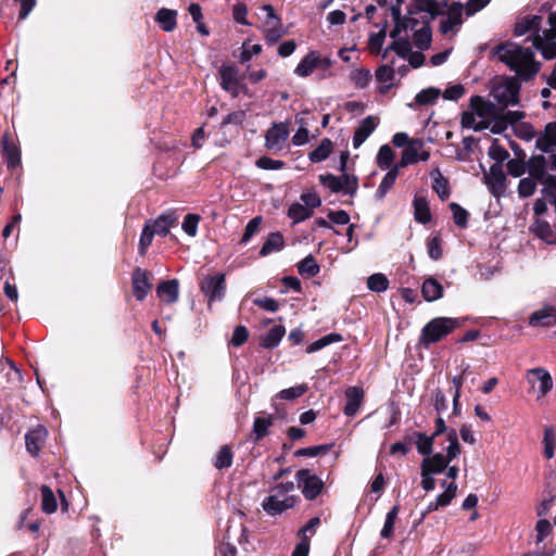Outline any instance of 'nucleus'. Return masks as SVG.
<instances>
[{
	"label": "nucleus",
	"mask_w": 556,
	"mask_h": 556,
	"mask_svg": "<svg viewBox=\"0 0 556 556\" xmlns=\"http://www.w3.org/2000/svg\"><path fill=\"white\" fill-rule=\"evenodd\" d=\"M462 126L473 129L475 131H480L489 128V122L480 119L475 112L470 111L463 113Z\"/></svg>",
	"instance_id": "obj_43"
},
{
	"label": "nucleus",
	"mask_w": 556,
	"mask_h": 556,
	"mask_svg": "<svg viewBox=\"0 0 556 556\" xmlns=\"http://www.w3.org/2000/svg\"><path fill=\"white\" fill-rule=\"evenodd\" d=\"M526 154L522 153L516 159L508 160L507 172L513 177H521L527 170V162H525Z\"/></svg>",
	"instance_id": "obj_50"
},
{
	"label": "nucleus",
	"mask_w": 556,
	"mask_h": 556,
	"mask_svg": "<svg viewBox=\"0 0 556 556\" xmlns=\"http://www.w3.org/2000/svg\"><path fill=\"white\" fill-rule=\"evenodd\" d=\"M178 217L172 210L162 213L157 218L147 222L153 232L161 237H166L172 227L176 225Z\"/></svg>",
	"instance_id": "obj_17"
},
{
	"label": "nucleus",
	"mask_w": 556,
	"mask_h": 556,
	"mask_svg": "<svg viewBox=\"0 0 556 556\" xmlns=\"http://www.w3.org/2000/svg\"><path fill=\"white\" fill-rule=\"evenodd\" d=\"M295 485L292 481L281 482L269 490V495L262 502L263 509L270 516H277L293 508L298 502V497L290 495Z\"/></svg>",
	"instance_id": "obj_2"
},
{
	"label": "nucleus",
	"mask_w": 556,
	"mask_h": 556,
	"mask_svg": "<svg viewBox=\"0 0 556 556\" xmlns=\"http://www.w3.org/2000/svg\"><path fill=\"white\" fill-rule=\"evenodd\" d=\"M1 143L2 151L7 157L8 167H17L21 164V152L18 148L13 142H10L8 134L2 137Z\"/></svg>",
	"instance_id": "obj_30"
},
{
	"label": "nucleus",
	"mask_w": 556,
	"mask_h": 556,
	"mask_svg": "<svg viewBox=\"0 0 556 556\" xmlns=\"http://www.w3.org/2000/svg\"><path fill=\"white\" fill-rule=\"evenodd\" d=\"M274 417L271 415L255 417L253 422L254 440L260 441L268 434L269 428L273 426Z\"/></svg>",
	"instance_id": "obj_40"
},
{
	"label": "nucleus",
	"mask_w": 556,
	"mask_h": 556,
	"mask_svg": "<svg viewBox=\"0 0 556 556\" xmlns=\"http://www.w3.org/2000/svg\"><path fill=\"white\" fill-rule=\"evenodd\" d=\"M376 79L381 85L378 87L380 93H387L394 79V71L390 65H381L376 71Z\"/></svg>",
	"instance_id": "obj_35"
},
{
	"label": "nucleus",
	"mask_w": 556,
	"mask_h": 556,
	"mask_svg": "<svg viewBox=\"0 0 556 556\" xmlns=\"http://www.w3.org/2000/svg\"><path fill=\"white\" fill-rule=\"evenodd\" d=\"M519 87L514 81H507L494 88L493 97L502 106L518 104Z\"/></svg>",
	"instance_id": "obj_16"
},
{
	"label": "nucleus",
	"mask_w": 556,
	"mask_h": 556,
	"mask_svg": "<svg viewBox=\"0 0 556 556\" xmlns=\"http://www.w3.org/2000/svg\"><path fill=\"white\" fill-rule=\"evenodd\" d=\"M394 157L393 150L388 146H382L377 154V164L381 169H389Z\"/></svg>",
	"instance_id": "obj_56"
},
{
	"label": "nucleus",
	"mask_w": 556,
	"mask_h": 556,
	"mask_svg": "<svg viewBox=\"0 0 556 556\" xmlns=\"http://www.w3.org/2000/svg\"><path fill=\"white\" fill-rule=\"evenodd\" d=\"M312 211L300 203L292 204L288 210V216L293 219L294 223H301L311 217Z\"/></svg>",
	"instance_id": "obj_51"
},
{
	"label": "nucleus",
	"mask_w": 556,
	"mask_h": 556,
	"mask_svg": "<svg viewBox=\"0 0 556 556\" xmlns=\"http://www.w3.org/2000/svg\"><path fill=\"white\" fill-rule=\"evenodd\" d=\"M201 292L207 299L208 307L214 302L223 301L226 293V279L225 275L217 273L214 275L204 276L199 283Z\"/></svg>",
	"instance_id": "obj_7"
},
{
	"label": "nucleus",
	"mask_w": 556,
	"mask_h": 556,
	"mask_svg": "<svg viewBox=\"0 0 556 556\" xmlns=\"http://www.w3.org/2000/svg\"><path fill=\"white\" fill-rule=\"evenodd\" d=\"M289 137V130L283 123L274 124L265 135V147L271 151L282 150Z\"/></svg>",
	"instance_id": "obj_14"
},
{
	"label": "nucleus",
	"mask_w": 556,
	"mask_h": 556,
	"mask_svg": "<svg viewBox=\"0 0 556 556\" xmlns=\"http://www.w3.org/2000/svg\"><path fill=\"white\" fill-rule=\"evenodd\" d=\"M231 464H232V452L229 446L224 445L220 447V450L218 451V453L216 455L214 466L217 469H225V468H229L231 466Z\"/></svg>",
	"instance_id": "obj_55"
},
{
	"label": "nucleus",
	"mask_w": 556,
	"mask_h": 556,
	"mask_svg": "<svg viewBox=\"0 0 556 556\" xmlns=\"http://www.w3.org/2000/svg\"><path fill=\"white\" fill-rule=\"evenodd\" d=\"M533 232L547 244H556V231L545 220H536L533 225Z\"/></svg>",
	"instance_id": "obj_41"
},
{
	"label": "nucleus",
	"mask_w": 556,
	"mask_h": 556,
	"mask_svg": "<svg viewBox=\"0 0 556 556\" xmlns=\"http://www.w3.org/2000/svg\"><path fill=\"white\" fill-rule=\"evenodd\" d=\"M470 108L471 111L475 112L480 119L488 121L489 123L494 115V105L485 101L480 96L471 98Z\"/></svg>",
	"instance_id": "obj_29"
},
{
	"label": "nucleus",
	"mask_w": 556,
	"mask_h": 556,
	"mask_svg": "<svg viewBox=\"0 0 556 556\" xmlns=\"http://www.w3.org/2000/svg\"><path fill=\"white\" fill-rule=\"evenodd\" d=\"M343 340L342 336L336 332L329 333L327 336L321 337L320 339L314 341L306 348V352L308 354L315 353L332 343L341 342Z\"/></svg>",
	"instance_id": "obj_45"
},
{
	"label": "nucleus",
	"mask_w": 556,
	"mask_h": 556,
	"mask_svg": "<svg viewBox=\"0 0 556 556\" xmlns=\"http://www.w3.org/2000/svg\"><path fill=\"white\" fill-rule=\"evenodd\" d=\"M298 270L301 276L314 277L319 273L320 267L313 255L309 254L299 263Z\"/></svg>",
	"instance_id": "obj_46"
},
{
	"label": "nucleus",
	"mask_w": 556,
	"mask_h": 556,
	"mask_svg": "<svg viewBox=\"0 0 556 556\" xmlns=\"http://www.w3.org/2000/svg\"><path fill=\"white\" fill-rule=\"evenodd\" d=\"M422 140H412L408 146L403 150L401 161L396 164L399 168L406 167L407 165L418 162V152L422 149Z\"/></svg>",
	"instance_id": "obj_27"
},
{
	"label": "nucleus",
	"mask_w": 556,
	"mask_h": 556,
	"mask_svg": "<svg viewBox=\"0 0 556 556\" xmlns=\"http://www.w3.org/2000/svg\"><path fill=\"white\" fill-rule=\"evenodd\" d=\"M526 380L530 386L529 392L534 393L538 401L546 396L553 389L552 376L543 367L528 369Z\"/></svg>",
	"instance_id": "obj_6"
},
{
	"label": "nucleus",
	"mask_w": 556,
	"mask_h": 556,
	"mask_svg": "<svg viewBox=\"0 0 556 556\" xmlns=\"http://www.w3.org/2000/svg\"><path fill=\"white\" fill-rule=\"evenodd\" d=\"M296 479L306 500L313 501L321 493L324 482L316 475H312L308 469H300L296 472Z\"/></svg>",
	"instance_id": "obj_9"
},
{
	"label": "nucleus",
	"mask_w": 556,
	"mask_h": 556,
	"mask_svg": "<svg viewBox=\"0 0 556 556\" xmlns=\"http://www.w3.org/2000/svg\"><path fill=\"white\" fill-rule=\"evenodd\" d=\"M450 208L453 213L455 225L460 228L467 227L469 213L455 202L450 203Z\"/></svg>",
	"instance_id": "obj_57"
},
{
	"label": "nucleus",
	"mask_w": 556,
	"mask_h": 556,
	"mask_svg": "<svg viewBox=\"0 0 556 556\" xmlns=\"http://www.w3.org/2000/svg\"><path fill=\"white\" fill-rule=\"evenodd\" d=\"M464 7L462 3H453L448 9L445 16H443L440 21V31L443 35H447L450 33L458 31L462 26Z\"/></svg>",
	"instance_id": "obj_13"
},
{
	"label": "nucleus",
	"mask_w": 556,
	"mask_h": 556,
	"mask_svg": "<svg viewBox=\"0 0 556 556\" xmlns=\"http://www.w3.org/2000/svg\"><path fill=\"white\" fill-rule=\"evenodd\" d=\"M285 333V327L281 325H276L270 328L264 336H262L260 343L265 349H273L279 344Z\"/></svg>",
	"instance_id": "obj_36"
},
{
	"label": "nucleus",
	"mask_w": 556,
	"mask_h": 556,
	"mask_svg": "<svg viewBox=\"0 0 556 556\" xmlns=\"http://www.w3.org/2000/svg\"><path fill=\"white\" fill-rule=\"evenodd\" d=\"M238 75L239 71L236 65H223L219 70L222 88L233 98H237L243 89Z\"/></svg>",
	"instance_id": "obj_11"
},
{
	"label": "nucleus",
	"mask_w": 556,
	"mask_h": 556,
	"mask_svg": "<svg viewBox=\"0 0 556 556\" xmlns=\"http://www.w3.org/2000/svg\"><path fill=\"white\" fill-rule=\"evenodd\" d=\"M533 47L535 50L540 51L542 56L546 60L556 58V41L544 39L543 36L536 34L533 37Z\"/></svg>",
	"instance_id": "obj_32"
},
{
	"label": "nucleus",
	"mask_w": 556,
	"mask_h": 556,
	"mask_svg": "<svg viewBox=\"0 0 556 556\" xmlns=\"http://www.w3.org/2000/svg\"><path fill=\"white\" fill-rule=\"evenodd\" d=\"M439 96L440 89L430 87L418 92L415 97V101L419 105H428L434 103L438 100Z\"/></svg>",
	"instance_id": "obj_54"
},
{
	"label": "nucleus",
	"mask_w": 556,
	"mask_h": 556,
	"mask_svg": "<svg viewBox=\"0 0 556 556\" xmlns=\"http://www.w3.org/2000/svg\"><path fill=\"white\" fill-rule=\"evenodd\" d=\"M157 296L166 303H175L178 300L179 288L176 279L163 281L157 286Z\"/></svg>",
	"instance_id": "obj_28"
},
{
	"label": "nucleus",
	"mask_w": 556,
	"mask_h": 556,
	"mask_svg": "<svg viewBox=\"0 0 556 556\" xmlns=\"http://www.w3.org/2000/svg\"><path fill=\"white\" fill-rule=\"evenodd\" d=\"M460 326L457 318L437 317L431 319L421 330L420 342L428 348L450 334L454 329Z\"/></svg>",
	"instance_id": "obj_3"
},
{
	"label": "nucleus",
	"mask_w": 556,
	"mask_h": 556,
	"mask_svg": "<svg viewBox=\"0 0 556 556\" xmlns=\"http://www.w3.org/2000/svg\"><path fill=\"white\" fill-rule=\"evenodd\" d=\"M432 178V189L437 192L441 200H445L450 197L448 181L443 177L439 168L433 169L430 173Z\"/></svg>",
	"instance_id": "obj_39"
},
{
	"label": "nucleus",
	"mask_w": 556,
	"mask_h": 556,
	"mask_svg": "<svg viewBox=\"0 0 556 556\" xmlns=\"http://www.w3.org/2000/svg\"><path fill=\"white\" fill-rule=\"evenodd\" d=\"M386 39V31L380 30L378 33L371 34L368 39V48L372 54H379L381 52L382 46Z\"/></svg>",
	"instance_id": "obj_61"
},
{
	"label": "nucleus",
	"mask_w": 556,
	"mask_h": 556,
	"mask_svg": "<svg viewBox=\"0 0 556 556\" xmlns=\"http://www.w3.org/2000/svg\"><path fill=\"white\" fill-rule=\"evenodd\" d=\"M285 35V29L281 21H277L267 25V29L265 33V40L268 45L276 43L282 36Z\"/></svg>",
	"instance_id": "obj_53"
},
{
	"label": "nucleus",
	"mask_w": 556,
	"mask_h": 556,
	"mask_svg": "<svg viewBox=\"0 0 556 556\" xmlns=\"http://www.w3.org/2000/svg\"><path fill=\"white\" fill-rule=\"evenodd\" d=\"M542 17L539 15H532L528 18L516 24L514 34L515 36H523L531 30H538L541 24Z\"/></svg>",
	"instance_id": "obj_44"
},
{
	"label": "nucleus",
	"mask_w": 556,
	"mask_h": 556,
	"mask_svg": "<svg viewBox=\"0 0 556 556\" xmlns=\"http://www.w3.org/2000/svg\"><path fill=\"white\" fill-rule=\"evenodd\" d=\"M367 288L372 292H384L389 288V280L384 274H372L367 279Z\"/></svg>",
	"instance_id": "obj_48"
},
{
	"label": "nucleus",
	"mask_w": 556,
	"mask_h": 556,
	"mask_svg": "<svg viewBox=\"0 0 556 556\" xmlns=\"http://www.w3.org/2000/svg\"><path fill=\"white\" fill-rule=\"evenodd\" d=\"M346 404L343 413L348 417H354L364 403L365 393L361 387H349L345 390Z\"/></svg>",
	"instance_id": "obj_20"
},
{
	"label": "nucleus",
	"mask_w": 556,
	"mask_h": 556,
	"mask_svg": "<svg viewBox=\"0 0 556 556\" xmlns=\"http://www.w3.org/2000/svg\"><path fill=\"white\" fill-rule=\"evenodd\" d=\"M332 151V142L328 138H324L319 146L308 153V159L313 163L325 161Z\"/></svg>",
	"instance_id": "obj_42"
},
{
	"label": "nucleus",
	"mask_w": 556,
	"mask_h": 556,
	"mask_svg": "<svg viewBox=\"0 0 556 556\" xmlns=\"http://www.w3.org/2000/svg\"><path fill=\"white\" fill-rule=\"evenodd\" d=\"M456 492L457 485L454 482H451L448 485H446V490L435 497L437 505L440 507L450 505L452 500L456 496Z\"/></svg>",
	"instance_id": "obj_60"
},
{
	"label": "nucleus",
	"mask_w": 556,
	"mask_h": 556,
	"mask_svg": "<svg viewBox=\"0 0 556 556\" xmlns=\"http://www.w3.org/2000/svg\"><path fill=\"white\" fill-rule=\"evenodd\" d=\"M47 430L45 427L38 426L35 429L29 430L25 435L26 448L33 455L36 456L47 438Z\"/></svg>",
	"instance_id": "obj_23"
},
{
	"label": "nucleus",
	"mask_w": 556,
	"mask_h": 556,
	"mask_svg": "<svg viewBox=\"0 0 556 556\" xmlns=\"http://www.w3.org/2000/svg\"><path fill=\"white\" fill-rule=\"evenodd\" d=\"M22 382V374L9 358L0 359V387L14 389Z\"/></svg>",
	"instance_id": "obj_12"
},
{
	"label": "nucleus",
	"mask_w": 556,
	"mask_h": 556,
	"mask_svg": "<svg viewBox=\"0 0 556 556\" xmlns=\"http://www.w3.org/2000/svg\"><path fill=\"white\" fill-rule=\"evenodd\" d=\"M332 60L328 56H321V54L316 51H309L296 65L294 68V74L299 77L305 78L308 77L315 70L319 68L323 71H327L331 67Z\"/></svg>",
	"instance_id": "obj_8"
},
{
	"label": "nucleus",
	"mask_w": 556,
	"mask_h": 556,
	"mask_svg": "<svg viewBox=\"0 0 556 556\" xmlns=\"http://www.w3.org/2000/svg\"><path fill=\"white\" fill-rule=\"evenodd\" d=\"M448 458H446L443 454L437 453L431 454L429 456H425L421 462L420 469L421 471L429 472L431 475H437L443 472L447 468Z\"/></svg>",
	"instance_id": "obj_25"
},
{
	"label": "nucleus",
	"mask_w": 556,
	"mask_h": 556,
	"mask_svg": "<svg viewBox=\"0 0 556 556\" xmlns=\"http://www.w3.org/2000/svg\"><path fill=\"white\" fill-rule=\"evenodd\" d=\"M422 18L420 27L418 28L417 26L419 25V21L412 13H409V15L401 23L404 30L413 31L414 45L421 51L429 49L432 40V33L429 25L431 16L429 14H424Z\"/></svg>",
	"instance_id": "obj_4"
},
{
	"label": "nucleus",
	"mask_w": 556,
	"mask_h": 556,
	"mask_svg": "<svg viewBox=\"0 0 556 556\" xmlns=\"http://www.w3.org/2000/svg\"><path fill=\"white\" fill-rule=\"evenodd\" d=\"M547 163L544 155H532L527 161V170L529 175L538 181H543L546 174Z\"/></svg>",
	"instance_id": "obj_26"
},
{
	"label": "nucleus",
	"mask_w": 556,
	"mask_h": 556,
	"mask_svg": "<svg viewBox=\"0 0 556 556\" xmlns=\"http://www.w3.org/2000/svg\"><path fill=\"white\" fill-rule=\"evenodd\" d=\"M200 220V216L195 214H187L181 228L182 230L190 237H194L198 231V224Z\"/></svg>",
	"instance_id": "obj_64"
},
{
	"label": "nucleus",
	"mask_w": 556,
	"mask_h": 556,
	"mask_svg": "<svg viewBox=\"0 0 556 556\" xmlns=\"http://www.w3.org/2000/svg\"><path fill=\"white\" fill-rule=\"evenodd\" d=\"M131 280L135 298L140 302L143 301L151 289L148 271L139 267L136 268L132 273Z\"/></svg>",
	"instance_id": "obj_21"
},
{
	"label": "nucleus",
	"mask_w": 556,
	"mask_h": 556,
	"mask_svg": "<svg viewBox=\"0 0 556 556\" xmlns=\"http://www.w3.org/2000/svg\"><path fill=\"white\" fill-rule=\"evenodd\" d=\"M41 508L46 514H52L58 508L56 498L52 492V490L47 486H41Z\"/></svg>",
	"instance_id": "obj_47"
},
{
	"label": "nucleus",
	"mask_w": 556,
	"mask_h": 556,
	"mask_svg": "<svg viewBox=\"0 0 556 556\" xmlns=\"http://www.w3.org/2000/svg\"><path fill=\"white\" fill-rule=\"evenodd\" d=\"M283 245V236L280 232H271L268 235L263 247L261 248L260 255L267 256L274 252H278L282 250Z\"/></svg>",
	"instance_id": "obj_37"
},
{
	"label": "nucleus",
	"mask_w": 556,
	"mask_h": 556,
	"mask_svg": "<svg viewBox=\"0 0 556 556\" xmlns=\"http://www.w3.org/2000/svg\"><path fill=\"white\" fill-rule=\"evenodd\" d=\"M517 190L520 198L531 197L536 190V179L531 176L521 178Z\"/></svg>",
	"instance_id": "obj_58"
},
{
	"label": "nucleus",
	"mask_w": 556,
	"mask_h": 556,
	"mask_svg": "<svg viewBox=\"0 0 556 556\" xmlns=\"http://www.w3.org/2000/svg\"><path fill=\"white\" fill-rule=\"evenodd\" d=\"M377 121L374 116H367L359 123L353 136V147L358 149L365 140L375 131Z\"/></svg>",
	"instance_id": "obj_24"
},
{
	"label": "nucleus",
	"mask_w": 556,
	"mask_h": 556,
	"mask_svg": "<svg viewBox=\"0 0 556 556\" xmlns=\"http://www.w3.org/2000/svg\"><path fill=\"white\" fill-rule=\"evenodd\" d=\"M414 217L420 224H427L431 220V213L428 201L422 197H415L414 202Z\"/></svg>",
	"instance_id": "obj_38"
},
{
	"label": "nucleus",
	"mask_w": 556,
	"mask_h": 556,
	"mask_svg": "<svg viewBox=\"0 0 556 556\" xmlns=\"http://www.w3.org/2000/svg\"><path fill=\"white\" fill-rule=\"evenodd\" d=\"M155 21L164 31H172L177 25V12L175 10L162 8L157 11Z\"/></svg>",
	"instance_id": "obj_33"
},
{
	"label": "nucleus",
	"mask_w": 556,
	"mask_h": 556,
	"mask_svg": "<svg viewBox=\"0 0 556 556\" xmlns=\"http://www.w3.org/2000/svg\"><path fill=\"white\" fill-rule=\"evenodd\" d=\"M535 147L543 153H553L556 150V122H549L544 130L536 136Z\"/></svg>",
	"instance_id": "obj_18"
},
{
	"label": "nucleus",
	"mask_w": 556,
	"mask_h": 556,
	"mask_svg": "<svg viewBox=\"0 0 556 556\" xmlns=\"http://www.w3.org/2000/svg\"><path fill=\"white\" fill-rule=\"evenodd\" d=\"M319 182L327 187L331 192L354 195L358 189V179L356 176L343 173L340 176L332 174L320 175Z\"/></svg>",
	"instance_id": "obj_5"
},
{
	"label": "nucleus",
	"mask_w": 556,
	"mask_h": 556,
	"mask_svg": "<svg viewBox=\"0 0 556 556\" xmlns=\"http://www.w3.org/2000/svg\"><path fill=\"white\" fill-rule=\"evenodd\" d=\"M484 182L491 194L495 198L504 195L506 191V176L503 165L493 164L488 174L484 175Z\"/></svg>",
	"instance_id": "obj_10"
},
{
	"label": "nucleus",
	"mask_w": 556,
	"mask_h": 556,
	"mask_svg": "<svg viewBox=\"0 0 556 556\" xmlns=\"http://www.w3.org/2000/svg\"><path fill=\"white\" fill-rule=\"evenodd\" d=\"M528 324L533 328H551L556 326V308L552 305L534 311L528 319Z\"/></svg>",
	"instance_id": "obj_15"
},
{
	"label": "nucleus",
	"mask_w": 556,
	"mask_h": 556,
	"mask_svg": "<svg viewBox=\"0 0 556 556\" xmlns=\"http://www.w3.org/2000/svg\"><path fill=\"white\" fill-rule=\"evenodd\" d=\"M434 439L432 434L427 435L424 432H412L405 437V440L410 444L414 443L418 453L424 456L432 454Z\"/></svg>",
	"instance_id": "obj_22"
},
{
	"label": "nucleus",
	"mask_w": 556,
	"mask_h": 556,
	"mask_svg": "<svg viewBox=\"0 0 556 556\" xmlns=\"http://www.w3.org/2000/svg\"><path fill=\"white\" fill-rule=\"evenodd\" d=\"M399 170L400 168L395 165L394 167L389 169V172L384 175L375 193V198L378 201L383 200L389 190L394 186L395 180L399 176Z\"/></svg>",
	"instance_id": "obj_31"
},
{
	"label": "nucleus",
	"mask_w": 556,
	"mask_h": 556,
	"mask_svg": "<svg viewBox=\"0 0 556 556\" xmlns=\"http://www.w3.org/2000/svg\"><path fill=\"white\" fill-rule=\"evenodd\" d=\"M489 156L495 161L494 164H501L503 165V162L508 159L509 153L508 151L500 146L497 141H493V143L490 146L488 151Z\"/></svg>",
	"instance_id": "obj_59"
},
{
	"label": "nucleus",
	"mask_w": 556,
	"mask_h": 556,
	"mask_svg": "<svg viewBox=\"0 0 556 556\" xmlns=\"http://www.w3.org/2000/svg\"><path fill=\"white\" fill-rule=\"evenodd\" d=\"M421 292L426 301L432 302L443 296V287L437 279L428 278L422 283Z\"/></svg>",
	"instance_id": "obj_34"
},
{
	"label": "nucleus",
	"mask_w": 556,
	"mask_h": 556,
	"mask_svg": "<svg viewBox=\"0 0 556 556\" xmlns=\"http://www.w3.org/2000/svg\"><path fill=\"white\" fill-rule=\"evenodd\" d=\"M255 165L265 170H278L283 168L285 162L280 160H273L268 156H261L256 160Z\"/></svg>",
	"instance_id": "obj_63"
},
{
	"label": "nucleus",
	"mask_w": 556,
	"mask_h": 556,
	"mask_svg": "<svg viewBox=\"0 0 556 556\" xmlns=\"http://www.w3.org/2000/svg\"><path fill=\"white\" fill-rule=\"evenodd\" d=\"M492 53L523 81L533 78L541 68V63L535 61L534 51L531 48H525L511 41L495 46Z\"/></svg>",
	"instance_id": "obj_1"
},
{
	"label": "nucleus",
	"mask_w": 556,
	"mask_h": 556,
	"mask_svg": "<svg viewBox=\"0 0 556 556\" xmlns=\"http://www.w3.org/2000/svg\"><path fill=\"white\" fill-rule=\"evenodd\" d=\"M402 24L396 23L395 27L391 30L390 37L393 38V42L384 50L383 59L387 58L388 52L393 50L400 58L406 59L412 51V45L407 38H397L401 33Z\"/></svg>",
	"instance_id": "obj_19"
},
{
	"label": "nucleus",
	"mask_w": 556,
	"mask_h": 556,
	"mask_svg": "<svg viewBox=\"0 0 556 556\" xmlns=\"http://www.w3.org/2000/svg\"><path fill=\"white\" fill-rule=\"evenodd\" d=\"M400 511L399 505H394L387 514L384 525L380 532L381 538L390 539L393 535L394 523Z\"/></svg>",
	"instance_id": "obj_49"
},
{
	"label": "nucleus",
	"mask_w": 556,
	"mask_h": 556,
	"mask_svg": "<svg viewBox=\"0 0 556 556\" xmlns=\"http://www.w3.org/2000/svg\"><path fill=\"white\" fill-rule=\"evenodd\" d=\"M261 224H262L261 216L253 217L245 226L243 236L241 238V243L247 244L252 239V237L257 232Z\"/></svg>",
	"instance_id": "obj_62"
},
{
	"label": "nucleus",
	"mask_w": 556,
	"mask_h": 556,
	"mask_svg": "<svg viewBox=\"0 0 556 556\" xmlns=\"http://www.w3.org/2000/svg\"><path fill=\"white\" fill-rule=\"evenodd\" d=\"M447 441L448 446L446 447V455L444 456L448 458L450 464L460 453V445L458 443V438L455 429H451L447 431Z\"/></svg>",
	"instance_id": "obj_52"
}]
</instances>
